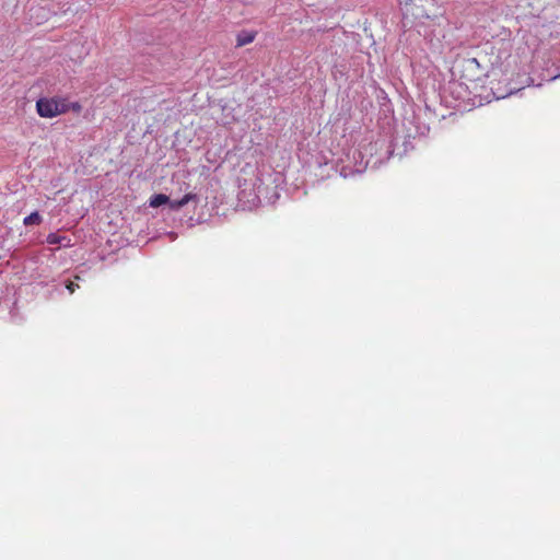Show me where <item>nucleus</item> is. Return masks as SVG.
Wrapping results in <instances>:
<instances>
[{
  "label": "nucleus",
  "mask_w": 560,
  "mask_h": 560,
  "mask_svg": "<svg viewBox=\"0 0 560 560\" xmlns=\"http://www.w3.org/2000/svg\"><path fill=\"white\" fill-rule=\"evenodd\" d=\"M66 96H43L36 101V113L42 118H55L66 114Z\"/></svg>",
  "instance_id": "nucleus-1"
},
{
  "label": "nucleus",
  "mask_w": 560,
  "mask_h": 560,
  "mask_svg": "<svg viewBox=\"0 0 560 560\" xmlns=\"http://www.w3.org/2000/svg\"><path fill=\"white\" fill-rule=\"evenodd\" d=\"M497 50V57L494 60H491L492 68L499 69L501 72L506 73L511 70V63L509 59L511 58V47L508 43H502L499 48H492V54Z\"/></svg>",
  "instance_id": "nucleus-2"
},
{
  "label": "nucleus",
  "mask_w": 560,
  "mask_h": 560,
  "mask_svg": "<svg viewBox=\"0 0 560 560\" xmlns=\"http://www.w3.org/2000/svg\"><path fill=\"white\" fill-rule=\"evenodd\" d=\"M420 3L410 8V13L417 20L430 19L432 9L434 8V0H418Z\"/></svg>",
  "instance_id": "nucleus-3"
},
{
  "label": "nucleus",
  "mask_w": 560,
  "mask_h": 560,
  "mask_svg": "<svg viewBox=\"0 0 560 560\" xmlns=\"http://www.w3.org/2000/svg\"><path fill=\"white\" fill-rule=\"evenodd\" d=\"M197 200V195L192 192L186 194L182 199L179 200H170L168 206L172 210H179L184 206H186L190 201Z\"/></svg>",
  "instance_id": "nucleus-4"
},
{
  "label": "nucleus",
  "mask_w": 560,
  "mask_h": 560,
  "mask_svg": "<svg viewBox=\"0 0 560 560\" xmlns=\"http://www.w3.org/2000/svg\"><path fill=\"white\" fill-rule=\"evenodd\" d=\"M256 38V32L243 31L236 36V47H243L253 43Z\"/></svg>",
  "instance_id": "nucleus-5"
},
{
  "label": "nucleus",
  "mask_w": 560,
  "mask_h": 560,
  "mask_svg": "<svg viewBox=\"0 0 560 560\" xmlns=\"http://www.w3.org/2000/svg\"><path fill=\"white\" fill-rule=\"evenodd\" d=\"M168 202H170L168 196H166L164 194H156L150 198L149 205L152 208H158V207L168 203Z\"/></svg>",
  "instance_id": "nucleus-6"
},
{
  "label": "nucleus",
  "mask_w": 560,
  "mask_h": 560,
  "mask_svg": "<svg viewBox=\"0 0 560 560\" xmlns=\"http://www.w3.org/2000/svg\"><path fill=\"white\" fill-rule=\"evenodd\" d=\"M24 225H39L42 223V217L40 214L35 211L32 212L30 215L25 217L23 220Z\"/></svg>",
  "instance_id": "nucleus-7"
},
{
  "label": "nucleus",
  "mask_w": 560,
  "mask_h": 560,
  "mask_svg": "<svg viewBox=\"0 0 560 560\" xmlns=\"http://www.w3.org/2000/svg\"><path fill=\"white\" fill-rule=\"evenodd\" d=\"M65 107H66V114L69 112L80 114L82 112V105L79 102H70L69 97H67V96H66Z\"/></svg>",
  "instance_id": "nucleus-8"
},
{
  "label": "nucleus",
  "mask_w": 560,
  "mask_h": 560,
  "mask_svg": "<svg viewBox=\"0 0 560 560\" xmlns=\"http://www.w3.org/2000/svg\"><path fill=\"white\" fill-rule=\"evenodd\" d=\"M63 240H66V237L60 236L56 233H50L47 235V243L51 245L61 244Z\"/></svg>",
  "instance_id": "nucleus-9"
},
{
  "label": "nucleus",
  "mask_w": 560,
  "mask_h": 560,
  "mask_svg": "<svg viewBox=\"0 0 560 560\" xmlns=\"http://www.w3.org/2000/svg\"><path fill=\"white\" fill-rule=\"evenodd\" d=\"M399 4L404 7L406 13L410 11V8L413 5V0H398Z\"/></svg>",
  "instance_id": "nucleus-10"
},
{
  "label": "nucleus",
  "mask_w": 560,
  "mask_h": 560,
  "mask_svg": "<svg viewBox=\"0 0 560 560\" xmlns=\"http://www.w3.org/2000/svg\"><path fill=\"white\" fill-rule=\"evenodd\" d=\"M66 287L70 293H73L79 288V285L72 281H69Z\"/></svg>",
  "instance_id": "nucleus-11"
},
{
  "label": "nucleus",
  "mask_w": 560,
  "mask_h": 560,
  "mask_svg": "<svg viewBox=\"0 0 560 560\" xmlns=\"http://www.w3.org/2000/svg\"><path fill=\"white\" fill-rule=\"evenodd\" d=\"M470 62H471V63H476V65H478V62H477V59H476V58H472V59L470 60Z\"/></svg>",
  "instance_id": "nucleus-12"
}]
</instances>
